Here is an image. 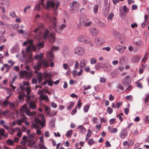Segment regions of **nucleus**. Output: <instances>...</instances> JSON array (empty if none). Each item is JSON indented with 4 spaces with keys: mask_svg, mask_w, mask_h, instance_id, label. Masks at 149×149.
<instances>
[{
    "mask_svg": "<svg viewBox=\"0 0 149 149\" xmlns=\"http://www.w3.org/2000/svg\"><path fill=\"white\" fill-rule=\"evenodd\" d=\"M59 49V47L58 46H53L52 47V51L49 52L47 54V59L50 62L52 61L54 58V52L53 51L54 50H58Z\"/></svg>",
    "mask_w": 149,
    "mask_h": 149,
    "instance_id": "0eeeda50",
    "label": "nucleus"
},
{
    "mask_svg": "<svg viewBox=\"0 0 149 149\" xmlns=\"http://www.w3.org/2000/svg\"><path fill=\"white\" fill-rule=\"evenodd\" d=\"M90 105L88 104H86L84 107V112H87L89 109Z\"/></svg>",
    "mask_w": 149,
    "mask_h": 149,
    "instance_id": "ea45409f",
    "label": "nucleus"
},
{
    "mask_svg": "<svg viewBox=\"0 0 149 149\" xmlns=\"http://www.w3.org/2000/svg\"><path fill=\"white\" fill-rule=\"evenodd\" d=\"M51 74L50 72H45L42 74L44 78L45 79L48 78H50L51 77Z\"/></svg>",
    "mask_w": 149,
    "mask_h": 149,
    "instance_id": "bb28decb",
    "label": "nucleus"
},
{
    "mask_svg": "<svg viewBox=\"0 0 149 149\" xmlns=\"http://www.w3.org/2000/svg\"><path fill=\"white\" fill-rule=\"evenodd\" d=\"M130 141H131V145H132L134 143L133 141H129L128 142L127 141H125L123 142V145L124 146H125L127 144H128V145L129 146L130 143H129V142H130Z\"/></svg>",
    "mask_w": 149,
    "mask_h": 149,
    "instance_id": "79ce46f5",
    "label": "nucleus"
},
{
    "mask_svg": "<svg viewBox=\"0 0 149 149\" xmlns=\"http://www.w3.org/2000/svg\"><path fill=\"white\" fill-rule=\"evenodd\" d=\"M134 44L139 46H141L142 45V43L140 39H138L137 41H134Z\"/></svg>",
    "mask_w": 149,
    "mask_h": 149,
    "instance_id": "72a5a7b5",
    "label": "nucleus"
},
{
    "mask_svg": "<svg viewBox=\"0 0 149 149\" xmlns=\"http://www.w3.org/2000/svg\"><path fill=\"white\" fill-rule=\"evenodd\" d=\"M20 73L22 75L24 76L25 79L26 80L29 79L33 74L31 71L27 72L26 70L20 71Z\"/></svg>",
    "mask_w": 149,
    "mask_h": 149,
    "instance_id": "9b49d317",
    "label": "nucleus"
},
{
    "mask_svg": "<svg viewBox=\"0 0 149 149\" xmlns=\"http://www.w3.org/2000/svg\"><path fill=\"white\" fill-rule=\"evenodd\" d=\"M118 131V130L116 128H112L111 130V133H116Z\"/></svg>",
    "mask_w": 149,
    "mask_h": 149,
    "instance_id": "680f3d73",
    "label": "nucleus"
},
{
    "mask_svg": "<svg viewBox=\"0 0 149 149\" xmlns=\"http://www.w3.org/2000/svg\"><path fill=\"white\" fill-rule=\"evenodd\" d=\"M87 63L86 60L84 59H81L80 63V67L82 68L85 67L87 65Z\"/></svg>",
    "mask_w": 149,
    "mask_h": 149,
    "instance_id": "393cba45",
    "label": "nucleus"
},
{
    "mask_svg": "<svg viewBox=\"0 0 149 149\" xmlns=\"http://www.w3.org/2000/svg\"><path fill=\"white\" fill-rule=\"evenodd\" d=\"M49 66V63L46 61L42 60L38 62L37 64L35 65L34 68L35 70L39 69L41 67L43 68H46Z\"/></svg>",
    "mask_w": 149,
    "mask_h": 149,
    "instance_id": "423d86ee",
    "label": "nucleus"
},
{
    "mask_svg": "<svg viewBox=\"0 0 149 149\" xmlns=\"http://www.w3.org/2000/svg\"><path fill=\"white\" fill-rule=\"evenodd\" d=\"M90 61L91 64L92 65L96 63L97 61L95 58H93L90 59Z\"/></svg>",
    "mask_w": 149,
    "mask_h": 149,
    "instance_id": "37998d69",
    "label": "nucleus"
},
{
    "mask_svg": "<svg viewBox=\"0 0 149 149\" xmlns=\"http://www.w3.org/2000/svg\"><path fill=\"white\" fill-rule=\"evenodd\" d=\"M9 103L8 100H5L2 103V104L4 105V107H6L8 106Z\"/></svg>",
    "mask_w": 149,
    "mask_h": 149,
    "instance_id": "5fc2aeb1",
    "label": "nucleus"
},
{
    "mask_svg": "<svg viewBox=\"0 0 149 149\" xmlns=\"http://www.w3.org/2000/svg\"><path fill=\"white\" fill-rule=\"evenodd\" d=\"M78 41L79 42H84L85 43H89L90 41V39L87 37L81 35L79 36L77 38Z\"/></svg>",
    "mask_w": 149,
    "mask_h": 149,
    "instance_id": "1a4fd4ad",
    "label": "nucleus"
},
{
    "mask_svg": "<svg viewBox=\"0 0 149 149\" xmlns=\"http://www.w3.org/2000/svg\"><path fill=\"white\" fill-rule=\"evenodd\" d=\"M74 52L78 55L81 56L84 54V50L83 47L78 46L75 49Z\"/></svg>",
    "mask_w": 149,
    "mask_h": 149,
    "instance_id": "9d476101",
    "label": "nucleus"
},
{
    "mask_svg": "<svg viewBox=\"0 0 149 149\" xmlns=\"http://www.w3.org/2000/svg\"><path fill=\"white\" fill-rule=\"evenodd\" d=\"M37 47L35 45L31 46V50L29 52H26L25 51H22V53L23 57H28V60L25 61V63L26 64H27L29 62H32L33 60V58L32 57V53L30 52L31 51H35Z\"/></svg>",
    "mask_w": 149,
    "mask_h": 149,
    "instance_id": "20e7f679",
    "label": "nucleus"
},
{
    "mask_svg": "<svg viewBox=\"0 0 149 149\" xmlns=\"http://www.w3.org/2000/svg\"><path fill=\"white\" fill-rule=\"evenodd\" d=\"M43 55V53H42L36 55L34 56L35 58L36 59H38L39 61H40L42 60V56Z\"/></svg>",
    "mask_w": 149,
    "mask_h": 149,
    "instance_id": "c756f323",
    "label": "nucleus"
},
{
    "mask_svg": "<svg viewBox=\"0 0 149 149\" xmlns=\"http://www.w3.org/2000/svg\"><path fill=\"white\" fill-rule=\"evenodd\" d=\"M87 133L86 134V136L90 137L91 136V133H92V131L90 129L87 130Z\"/></svg>",
    "mask_w": 149,
    "mask_h": 149,
    "instance_id": "3c124183",
    "label": "nucleus"
},
{
    "mask_svg": "<svg viewBox=\"0 0 149 149\" xmlns=\"http://www.w3.org/2000/svg\"><path fill=\"white\" fill-rule=\"evenodd\" d=\"M56 113V112L55 111H53L49 113V112H47V114L49 116L52 117L54 116H55Z\"/></svg>",
    "mask_w": 149,
    "mask_h": 149,
    "instance_id": "58836bf2",
    "label": "nucleus"
},
{
    "mask_svg": "<svg viewBox=\"0 0 149 149\" xmlns=\"http://www.w3.org/2000/svg\"><path fill=\"white\" fill-rule=\"evenodd\" d=\"M36 142L33 139H27V143L28 146L30 148L33 146L35 143Z\"/></svg>",
    "mask_w": 149,
    "mask_h": 149,
    "instance_id": "6ab92c4d",
    "label": "nucleus"
},
{
    "mask_svg": "<svg viewBox=\"0 0 149 149\" xmlns=\"http://www.w3.org/2000/svg\"><path fill=\"white\" fill-rule=\"evenodd\" d=\"M98 25L101 27H104L105 26L106 24L105 23L102 22L101 21V22L100 23H99V24H98Z\"/></svg>",
    "mask_w": 149,
    "mask_h": 149,
    "instance_id": "052dcab7",
    "label": "nucleus"
},
{
    "mask_svg": "<svg viewBox=\"0 0 149 149\" xmlns=\"http://www.w3.org/2000/svg\"><path fill=\"white\" fill-rule=\"evenodd\" d=\"M144 120L145 123L148 124L149 123V117L148 116H147L144 118Z\"/></svg>",
    "mask_w": 149,
    "mask_h": 149,
    "instance_id": "c03bdc74",
    "label": "nucleus"
},
{
    "mask_svg": "<svg viewBox=\"0 0 149 149\" xmlns=\"http://www.w3.org/2000/svg\"><path fill=\"white\" fill-rule=\"evenodd\" d=\"M45 17L46 19L50 22H53L54 26L52 28L53 31L55 30L58 33H60L62 32L63 30L59 27L57 29L55 28L57 23V22L56 21L57 19L56 17H54L53 18V17L51 16L49 14H46Z\"/></svg>",
    "mask_w": 149,
    "mask_h": 149,
    "instance_id": "7ed1b4c3",
    "label": "nucleus"
},
{
    "mask_svg": "<svg viewBox=\"0 0 149 149\" xmlns=\"http://www.w3.org/2000/svg\"><path fill=\"white\" fill-rule=\"evenodd\" d=\"M6 143L9 145L11 146L13 145L14 143V141L13 140L10 139H8L6 141Z\"/></svg>",
    "mask_w": 149,
    "mask_h": 149,
    "instance_id": "e433bc0d",
    "label": "nucleus"
},
{
    "mask_svg": "<svg viewBox=\"0 0 149 149\" xmlns=\"http://www.w3.org/2000/svg\"><path fill=\"white\" fill-rule=\"evenodd\" d=\"M25 95V94H23L22 95H19L18 96V98L20 100H22L23 97H24Z\"/></svg>",
    "mask_w": 149,
    "mask_h": 149,
    "instance_id": "338daca9",
    "label": "nucleus"
},
{
    "mask_svg": "<svg viewBox=\"0 0 149 149\" xmlns=\"http://www.w3.org/2000/svg\"><path fill=\"white\" fill-rule=\"evenodd\" d=\"M115 49L119 51L120 53H122L124 52L125 48L124 47H123L120 45H119L116 46Z\"/></svg>",
    "mask_w": 149,
    "mask_h": 149,
    "instance_id": "f3484780",
    "label": "nucleus"
},
{
    "mask_svg": "<svg viewBox=\"0 0 149 149\" xmlns=\"http://www.w3.org/2000/svg\"><path fill=\"white\" fill-rule=\"evenodd\" d=\"M15 102H13L9 103V107L11 110H13L15 109Z\"/></svg>",
    "mask_w": 149,
    "mask_h": 149,
    "instance_id": "7c9ffc66",
    "label": "nucleus"
},
{
    "mask_svg": "<svg viewBox=\"0 0 149 149\" xmlns=\"http://www.w3.org/2000/svg\"><path fill=\"white\" fill-rule=\"evenodd\" d=\"M118 88L119 89L121 90H123L124 89V87L123 85L120 84H118L117 86Z\"/></svg>",
    "mask_w": 149,
    "mask_h": 149,
    "instance_id": "8fccbe9b",
    "label": "nucleus"
},
{
    "mask_svg": "<svg viewBox=\"0 0 149 149\" xmlns=\"http://www.w3.org/2000/svg\"><path fill=\"white\" fill-rule=\"evenodd\" d=\"M99 30L95 27H93L91 29V33L93 36H96L99 33Z\"/></svg>",
    "mask_w": 149,
    "mask_h": 149,
    "instance_id": "412c9836",
    "label": "nucleus"
},
{
    "mask_svg": "<svg viewBox=\"0 0 149 149\" xmlns=\"http://www.w3.org/2000/svg\"><path fill=\"white\" fill-rule=\"evenodd\" d=\"M36 142L33 139H27V143L28 146L30 148L33 146L35 143Z\"/></svg>",
    "mask_w": 149,
    "mask_h": 149,
    "instance_id": "a211bd4d",
    "label": "nucleus"
},
{
    "mask_svg": "<svg viewBox=\"0 0 149 149\" xmlns=\"http://www.w3.org/2000/svg\"><path fill=\"white\" fill-rule=\"evenodd\" d=\"M3 1L2 4L6 5L7 7L9 6V2L8 0H4Z\"/></svg>",
    "mask_w": 149,
    "mask_h": 149,
    "instance_id": "de8ad7c7",
    "label": "nucleus"
},
{
    "mask_svg": "<svg viewBox=\"0 0 149 149\" xmlns=\"http://www.w3.org/2000/svg\"><path fill=\"white\" fill-rule=\"evenodd\" d=\"M81 99H79L78 101L76 107L78 108V109H79L81 107Z\"/></svg>",
    "mask_w": 149,
    "mask_h": 149,
    "instance_id": "6e6d98bb",
    "label": "nucleus"
},
{
    "mask_svg": "<svg viewBox=\"0 0 149 149\" xmlns=\"http://www.w3.org/2000/svg\"><path fill=\"white\" fill-rule=\"evenodd\" d=\"M36 134L35 133L27 135V136L24 135L23 136L22 139L23 140H25L26 139H33L35 137Z\"/></svg>",
    "mask_w": 149,
    "mask_h": 149,
    "instance_id": "2eb2a0df",
    "label": "nucleus"
},
{
    "mask_svg": "<svg viewBox=\"0 0 149 149\" xmlns=\"http://www.w3.org/2000/svg\"><path fill=\"white\" fill-rule=\"evenodd\" d=\"M77 129H79V132L81 133H84L86 131V129L85 127L81 125H80L78 126L77 127Z\"/></svg>",
    "mask_w": 149,
    "mask_h": 149,
    "instance_id": "c85d7f7f",
    "label": "nucleus"
},
{
    "mask_svg": "<svg viewBox=\"0 0 149 149\" xmlns=\"http://www.w3.org/2000/svg\"><path fill=\"white\" fill-rule=\"evenodd\" d=\"M41 2L37 4L35 7L34 10L37 11H39L44 7L45 5L43 2L44 0H40Z\"/></svg>",
    "mask_w": 149,
    "mask_h": 149,
    "instance_id": "f8f14e48",
    "label": "nucleus"
},
{
    "mask_svg": "<svg viewBox=\"0 0 149 149\" xmlns=\"http://www.w3.org/2000/svg\"><path fill=\"white\" fill-rule=\"evenodd\" d=\"M104 68L108 71H110L112 69V67L111 65L109 63H105Z\"/></svg>",
    "mask_w": 149,
    "mask_h": 149,
    "instance_id": "b1692460",
    "label": "nucleus"
},
{
    "mask_svg": "<svg viewBox=\"0 0 149 149\" xmlns=\"http://www.w3.org/2000/svg\"><path fill=\"white\" fill-rule=\"evenodd\" d=\"M44 43L43 42H40L37 44V47L39 49L40 48H43L44 47Z\"/></svg>",
    "mask_w": 149,
    "mask_h": 149,
    "instance_id": "c9c22d12",
    "label": "nucleus"
},
{
    "mask_svg": "<svg viewBox=\"0 0 149 149\" xmlns=\"http://www.w3.org/2000/svg\"><path fill=\"white\" fill-rule=\"evenodd\" d=\"M106 80V79L103 77H101L100 78V82L101 83H104Z\"/></svg>",
    "mask_w": 149,
    "mask_h": 149,
    "instance_id": "13d9d810",
    "label": "nucleus"
},
{
    "mask_svg": "<svg viewBox=\"0 0 149 149\" xmlns=\"http://www.w3.org/2000/svg\"><path fill=\"white\" fill-rule=\"evenodd\" d=\"M2 18L4 21L9 20V18L7 15H3L2 16Z\"/></svg>",
    "mask_w": 149,
    "mask_h": 149,
    "instance_id": "603ef678",
    "label": "nucleus"
},
{
    "mask_svg": "<svg viewBox=\"0 0 149 149\" xmlns=\"http://www.w3.org/2000/svg\"><path fill=\"white\" fill-rule=\"evenodd\" d=\"M26 117H22L21 118L18 119L16 121L17 124L19 125H22V123L25 122L26 119Z\"/></svg>",
    "mask_w": 149,
    "mask_h": 149,
    "instance_id": "5701e85b",
    "label": "nucleus"
},
{
    "mask_svg": "<svg viewBox=\"0 0 149 149\" xmlns=\"http://www.w3.org/2000/svg\"><path fill=\"white\" fill-rule=\"evenodd\" d=\"M27 102L29 106V109L28 108L26 105H24L23 106L22 108L21 109L22 110L24 111L28 116L35 115L36 113V112L33 111L31 112L30 110V109L34 110L36 108L37 105L36 104V102L32 100L29 102L27 100Z\"/></svg>",
    "mask_w": 149,
    "mask_h": 149,
    "instance_id": "f03ea898",
    "label": "nucleus"
},
{
    "mask_svg": "<svg viewBox=\"0 0 149 149\" xmlns=\"http://www.w3.org/2000/svg\"><path fill=\"white\" fill-rule=\"evenodd\" d=\"M42 118L41 120L39 119L38 118H36L35 119V121L36 124L32 123V125L33 127H37L38 125H40L42 127H44L45 124L46 120L44 118V116L42 114L41 115Z\"/></svg>",
    "mask_w": 149,
    "mask_h": 149,
    "instance_id": "39448f33",
    "label": "nucleus"
},
{
    "mask_svg": "<svg viewBox=\"0 0 149 149\" xmlns=\"http://www.w3.org/2000/svg\"><path fill=\"white\" fill-rule=\"evenodd\" d=\"M47 83L49 86H52L53 84V81H52L51 79H49L47 80Z\"/></svg>",
    "mask_w": 149,
    "mask_h": 149,
    "instance_id": "864d4df0",
    "label": "nucleus"
},
{
    "mask_svg": "<svg viewBox=\"0 0 149 149\" xmlns=\"http://www.w3.org/2000/svg\"><path fill=\"white\" fill-rule=\"evenodd\" d=\"M113 110L111 108L109 107H107V111L109 114H111L113 112Z\"/></svg>",
    "mask_w": 149,
    "mask_h": 149,
    "instance_id": "4d7b16f0",
    "label": "nucleus"
},
{
    "mask_svg": "<svg viewBox=\"0 0 149 149\" xmlns=\"http://www.w3.org/2000/svg\"><path fill=\"white\" fill-rule=\"evenodd\" d=\"M94 143V140L93 139H90L88 141V144L89 145H91Z\"/></svg>",
    "mask_w": 149,
    "mask_h": 149,
    "instance_id": "49530a36",
    "label": "nucleus"
},
{
    "mask_svg": "<svg viewBox=\"0 0 149 149\" xmlns=\"http://www.w3.org/2000/svg\"><path fill=\"white\" fill-rule=\"evenodd\" d=\"M38 77H37L38 80V83L40 84L42 81L43 77L42 73L41 72L37 73Z\"/></svg>",
    "mask_w": 149,
    "mask_h": 149,
    "instance_id": "cd10ccee",
    "label": "nucleus"
},
{
    "mask_svg": "<svg viewBox=\"0 0 149 149\" xmlns=\"http://www.w3.org/2000/svg\"><path fill=\"white\" fill-rule=\"evenodd\" d=\"M114 16L113 13L112 12H111L109 13L108 16V18L110 20H111L113 19V17Z\"/></svg>",
    "mask_w": 149,
    "mask_h": 149,
    "instance_id": "09e8293b",
    "label": "nucleus"
},
{
    "mask_svg": "<svg viewBox=\"0 0 149 149\" xmlns=\"http://www.w3.org/2000/svg\"><path fill=\"white\" fill-rule=\"evenodd\" d=\"M123 9L124 13H127L128 12V9L126 6H124L123 7Z\"/></svg>",
    "mask_w": 149,
    "mask_h": 149,
    "instance_id": "bf43d9fd",
    "label": "nucleus"
},
{
    "mask_svg": "<svg viewBox=\"0 0 149 149\" xmlns=\"http://www.w3.org/2000/svg\"><path fill=\"white\" fill-rule=\"evenodd\" d=\"M56 5V7L54 9V13L56 14V10L58 8V7L59 6V2H57V3H56L52 1H48L47 2V6L46 8L47 9L49 8L50 7H51L52 8H53L54 6Z\"/></svg>",
    "mask_w": 149,
    "mask_h": 149,
    "instance_id": "6e6552de",
    "label": "nucleus"
},
{
    "mask_svg": "<svg viewBox=\"0 0 149 149\" xmlns=\"http://www.w3.org/2000/svg\"><path fill=\"white\" fill-rule=\"evenodd\" d=\"M105 63H97L95 65L96 69H99L100 68H104Z\"/></svg>",
    "mask_w": 149,
    "mask_h": 149,
    "instance_id": "a878e982",
    "label": "nucleus"
},
{
    "mask_svg": "<svg viewBox=\"0 0 149 149\" xmlns=\"http://www.w3.org/2000/svg\"><path fill=\"white\" fill-rule=\"evenodd\" d=\"M4 66L5 67H7L6 70L5 72L6 73L10 69V67L8 66V64H4Z\"/></svg>",
    "mask_w": 149,
    "mask_h": 149,
    "instance_id": "69168bd1",
    "label": "nucleus"
},
{
    "mask_svg": "<svg viewBox=\"0 0 149 149\" xmlns=\"http://www.w3.org/2000/svg\"><path fill=\"white\" fill-rule=\"evenodd\" d=\"M74 104V103L73 102H72L70 103V104H69L67 107V109L68 110H70L73 107Z\"/></svg>",
    "mask_w": 149,
    "mask_h": 149,
    "instance_id": "a19ab883",
    "label": "nucleus"
},
{
    "mask_svg": "<svg viewBox=\"0 0 149 149\" xmlns=\"http://www.w3.org/2000/svg\"><path fill=\"white\" fill-rule=\"evenodd\" d=\"M148 53L147 52H146L144 57L142 60V62L145 63L148 59Z\"/></svg>",
    "mask_w": 149,
    "mask_h": 149,
    "instance_id": "2f4dec72",
    "label": "nucleus"
},
{
    "mask_svg": "<svg viewBox=\"0 0 149 149\" xmlns=\"http://www.w3.org/2000/svg\"><path fill=\"white\" fill-rule=\"evenodd\" d=\"M26 143H27V139L23 140V141H21L20 142L21 145L23 148L24 149H25V148Z\"/></svg>",
    "mask_w": 149,
    "mask_h": 149,
    "instance_id": "f704fd0d",
    "label": "nucleus"
},
{
    "mask_svg": "<svg viewBox=\"0 0 149 149\" xmlns=\"http://www.w3.org/2000/svg\"><path fill=\"white\" fill-rule=\"evenodd\" d=\"M127 135V130L126 129L123 128L121 131L120 133V136L122 139H124Z\"/></svg>",
    "mask_w": 149,
    "mask_h": 149,
    "instance_id": "dca6fc26",
    "label": "nucleus"
},
{
    "mask_svg": "<svg viewBox=\"0 0 149 149\" xmlns=\"http://www.w3.org/2000/svg\"><path fill=\"white\" fill-rule=\"evenodd\" d=\"M72 134V130H71L69 131H68L66 134V136L68 137H70Z\"/></svg>",
    "mask_w": 149,
    "mask_h": 149,
    "instance_id": "a18cd8bd",
    "label": "nucleus"
},
{
    "mask_svg": "<svg viewBox=\"0 0 149 149\" xmlns=\"http://www.w3.org/2000/svg\"><path fill=\"white\" fill-rule=\"evenodd\" d=\"M149 101V94L146 95L145 98V102L146 103L148 102Z\"/></svg>",
    "mask_w": 149,
    "mask_h": 149,
    "instance_id": "0e129e2a",
    "label": "nucleus"
},
{
    "mask_svg": "<svg viewBox=\"0 0 149 149\" xmlns=\"http://www.w3.org/2000/svg\"><path fill=\"white\" fill-rule=\"evenodd\" d=\"M5 130L3 128H0V134L3 135L5 133Z\"/></svg>",
    "mask_w": 149,
    "mask_h": 149,
    "instance_id": "774afa93",
    "label": "nucleus"
},
{
    "mask_svg": "<svg viewBox=\"0 0 149 149\" xmlns=\"http://www.w3.org/2000/svg\"><path fill=\"white\" fill-rule=\"evenodd\" d=\"M0 25L2 27L4 28L6 27V24L3 22L0 21Z\"/></svg>",
    "mask_w": 149,
    "mask_h": 149,
    "instance_id": "e2e57ef3",
    "label": "nucleus"
},
{
    "mask_svg": "<svg viewBox=\"0 0 149 149\" xmlns=\"http://www.w3.org/2000/svg\"><path fill=\"white\" fill-rule=\"evenodd\" d=\"M40 95V100H45L46 102L49 101L48 97L47 94H41Z\"/></svg>",
    "mask_w": 149,
    "mask_h": 149,
    "instance_id": "aec40b11",
    "label": "nucleus"
},
{
    "mask_svg": "<svg viewBox=\"0 0 149 149\" xmlns=\"http://www.w3.org/2000/svg\"><path fill=\"white\" fill-rule=\"evenodd\" d=\"M99 6L97 5H95L93 7V10L94 14H96L97 13Z\"/></svg>",
    "mask_w": 149,
    "mask_h": 149,
    "instance_id": "4c0bfd02",
    "label": "nucleus"
},
{
    "mask_svg": "<svg viewBox=\"0 0 149 149\" xmlns=\"http://www.w3.org/2000/svg\"><path fill=\"white\" fill-rule=\"evenodd\" d=\"M126 58V57L123 56L120 58L119 60V63L121 65H124L125 61Z\"/></svg>",
    "mask_w": 149,
    "mask_h": 149,
    "instance_id": "473e14b6",
    "label": "nucleus"
},
{
    "mask_svg": "<svg viewBox=\"0 0 149 149\" xmlns=\"http://www.w3.org/2000/svg\"><path fill=\"white\" fill-rule=\"evenodd\" d=\"M104 39L101 37H97L95 38V43L97 45H102L104 43Z\"/></svg>",
    "mask_w": 149,
    "mask_h": 149,
    "instance_id": "4468645a",
    "label": "nucleus"
},
{
    "mask_svg": "<svg viewBox=\"0 0 149 149\" xmlns=\"http://www.w3.org/2000/svg\"><path fill=\"white\" fill-rule=\"evenodd\" d=\"M87 21V19L85 16L83 15H81L80 16L79 23L81 26H84Z\"/></svg>",
    "mask_w": 149,
    "mask_h": 149,
    "instance_id": "ddd939ff",
    "label": "nucleus"
},
{
    "mask_svg": "<svg viewBox=\"0 0 149 149\" xmlns=\"http://www.w3.org/2000/svg\"><path fill=\"white\" fill-rule=\"evenodd\" d=\"M44 25L42 23L39 24L38 27L34 30L35 33L38 35H40L42 33V31L43 30L42 37L45 39H48L50 42L52 43L55 41V35L53 33H51L49 29H44Z\"/></svg>",
    "mask_w": 149,
    "mask_h": 149,
    "instance_id": "f257e3e1",
    "label": "nucleus"
},
{
    "mask_svg": "<svg viewBox=\"0 0 149 149\" xmlns=\"http://www.w3.org/2000/svg\"><path fill=\"white\" fill-rule=\"evenodd\" d=\"M27 41L28 44H29V45L28 46L26 50L27 52H29L31 50V46L33 45V41L31 39H29L27 40Z\"/></svg>",
    "mask_w": 149,
    "mask_h": 149,
    "instance_id": "4be33fe9",
    "label": "nucleus"
}]
</instances>
